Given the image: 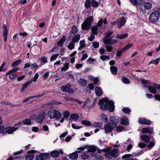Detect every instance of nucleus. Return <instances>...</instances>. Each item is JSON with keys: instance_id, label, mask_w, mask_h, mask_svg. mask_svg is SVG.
<instances>
[{"instance_id": "1", "label": "nucleus", "mask_w": 160, "mask_h": 160, "mask_svg": "<svg viewBox=\"0 0 160 160\" xmlns=\"http://www.w3.org/2000/svg\"><path fill=\"white\" fill-rule=\"evenodd\" d=\"M160 16V8H157L150 14L149 19L150 22H156L158 21Z\"/></svg>"}, {"instance_id": "2", "label": "nucleus", "mask_w": 160, "mask_h": 160, "mask_svg": "<svg viewBox=\"0 0 160 160\" xmlns=\"http://www.w3.org/2000/svg\"><path fill=\"white\" fill-rule=\"evenodd\" d=\"M92 19V17H89L87 18L86 20L82 24V29L83 30H89L90 28Z\"/></svg>"}, {"instance_id": "3", "label": "nucleus", "mask_w": 160, "mask_h": 160, "mask_svg": "<svg viewBox=\"0 0 160 160\" xmlns=\"http://www.w3.org/2000/svg\"><path fill=\"white\" fill-rule=\"evenodd\" d=\"M48 117L52 119L55 118L58 119L61 117V114L60 112L56 110H49L48 112Z\"/></svg>"}, {"instance_id": "4", "label": "nucleus", "mask_w": 160, "mask_h": 160, "mask_svg": "<svg viewBox=\"0 0 160 160\" xmlns=\"http://www.w3.org/2000/svg\"><path fill=\"white\" fill-rule=\"evenodd\" d=\"M71 85L68 83L65 85H63L61 87L60 89L63 92H67L68 93L73 94L74 92V90L73 89L71 88Z\"/></svg>"}, {"instance_id": "5", "label": "nucleus", "mask_w": 160, "mask_h": 160, "mask_svg": "<svg viewBox=\"0 0 160 160\" xmlns=\"http://www.w3.org/2000/svg\"><path fill=\"white\" fill-rule=\"evenodd\" d=\"M144 86L148 87L149 92L153 94H155L157 93V89H160V84H158L156 83H153V86L148 85Z\"/></svg>"}, {"instance_id": "6", "label": "nucleus", "mask_w": 160, "mask_h": 160, "mask_svg": "<svg viewBox=\"0 0 160 160\" xmlns=\"http://www.w3.org/2000/svg\"><path fill=\"white\" fill-rule=\"evenodd\" d=\"M18 129V128L16 127H9L5 128H4L3 132V135H5L7 133L8 134H12Z\"/></svg>"}, {"instance_id": "7", "label": "nucleus", "mask_w": 160, "mask_h": 160, "mask_svg": "<svg viewBox=\"0 0 160 160\" xmlns=\"http://www.w3.org/2000/svg\"><path fill=\"white\" fill-rule=\"evenodd\" d=\"M78 149L80 150L76 151L75 152L72 153L69 155V158L70 159L72 160H75L77 159L78 157V154H77V153L80 152L84 150V148L83 147L78 148Z\"/></svg>"}, {"instance_id": "8", "label": "nucleus", "mask_w": 160, "mask_h": 160, "mask_svg": "<svg viewBox=\"0 0 160 160\" xmlns=\"http://www.w3.org/2000/svg\"><path fill=\"white\" fill-rule=\"evenodd\" d=\"M50 155L48 153H43L40 154L36 157L35 160H45L49 158Z\"/></svg>"}, {"instance_id": "9", "label": "nucleus", "mask_w": 160, "mask_h": 160, "mask_svg": "<svg viewBox=\"0 0 160 160\" xmlns=\"http://www.w3.org/2000/svg\"><path fill=\"white\" fill-rule=\"evenodd\" d=\"M121 121V118L120 117L113 116L110 118V121L112 122V125H115V127L117 126L116 123H118Z\"/></svg>"}, {"instance_id": "10", "label": "nucleus", "mask_w": 160, "mask_h": 160, "mask_svg": "<svg viewBox=\"0 0 160 160\" xmlns=\"http://www.w3.org/2000/svg\"><path fill=\"white\" fill-rule=\"evenodd\" d=\"M98 105H100V109L102 110L105 111L108 110V108L109 105L108 104L104 103L103 101L100 99L98 102Z\"/></svg>"}, {"instance_id": "11", "label": "nucleus", "mask_w": 160, "mask_h": 160, "mask_svg": "<svg viewBox=\"0 0 160 160\" xmlns=\"http://www.w3.org/2000/svg\"><path fill=\"white\" fill-rule=\"evenodd\" d=\"M126 22L124 17H122L117 20V25L119 28L123 26Z\"/></svg>"}, {"instance_id": "12", "label": "nucleus", "mask_w": 160, "mask_h": 160, "mask_svg": "<svg viewBox=\"0 0 160 160\" xmlns=\"http://www.w3.org/2000/svg\"><path fill=\"white\" fill-rule=\"evenodd\" d=\"M107 103L109 105L108 110L110 112H113L115 108L114 102L111 100H108Z\"/></svg>"}, {"instance_id": "13", "label": "nucleus", "mask_w": 160, "mask_h": 160, "mask_svg": "<svg viewBox=\"0 0 160 160\" xmlns=\"http://www.w3.org/2000/svg\"><path fill=\"white\" fill-rule=\"evenodd\" d=\"M2 28L3 29V40L5 42L7 41V36L8 35L7 28L5 24H3L2 26Z\"/></svg>"}, {"instance_id": "14", "label": "nucleus", "mask_w": 160, "mask_h": 160, "mask_svg": "<svg viewBox=\"0 0 160 160\" xmlns=\"http://www.w3.org/2000/svg\"><path fill=\"white\" fill-rule=\"evenodd\" d=\"M139 122L141 124L149 125L152 123V122L148 120H147L144 118H139L138 119Z\"/></svg>"}, {"instance_id": "15", "label": "nucleus", "mask_w": 160, "mask_h": 160, "mask_svg": "<svg viewBox=\"0 0 160 160\" xmlns=\"http://www.w3.org/2000/svg\"><path fill=\"white\" fill-rule=\"evenodd\" d=\"M121 123L123 125H128L129 124V120L127 117L123 116L121 119Z\"/></svg>"}, {"instance_id": "16", "label": "nucleus", "mask_w": 160, "mask_h": 160, "mask_svg": "<svg viewBox=\"0 0 160 160\" xmlns=\"http://www.w3.org/2000/svg\"><path fill=\"white\" fill-rule=\"evenodd\" d=\"M45 118V113H43L42 114H40L38 117H37V122L41 123L43 121Z\"/></svg>"}, {"instance_id": "17", "label": "nucleus", "mask_w": 160, "mask_h": 160, "mask_svg": "<svg viewBox=\"0 0 160 160\" xmlns=\"http://www.w3.org/2000/svg\"><path fill=\"white\" fill-rule=\"evenodd\" d=\"M105 131L106 133L111 132L113 130V128L110 125L107 124L104 126V127Z\"/></svg>"}, {"instance_id": "18", "label": "nucleus", "mask_w": 160, "mask_h": 160, "mask_svg": "<svg viewBox=\"0 0 160 160\" xmlns=\"http://www.w3.org/2000/svg\"><path fill=\"white\" fill-rule=\"evenodd\" d=\"M142 132L143 133H152L153 132V128H142Z\"/></svg>"}, {"instance_id": "19", "label": "nucleus", "mask_w": 160, "mask_h": 160, "mask_svg": "<svg viewBox=\"0 0 160 160\" xmlns=\"http://www.w3.org/2000/svg\"><path fill=\"white\" fill-rule=\"evenodd\" d=\"M143 5L145 10H149L152 8L151 3L148 2H145L143 4Z\"/></svg>"}, {"instance_id": "20", "label": "nucleus", "mask_w": 160, "mask_h": 160, "mask_svg": "<svg viewBox=\"0 0 160 160\" xmlns=\"http://www.w3.org/2000/svg\"><path fill=\"white\" fill-rule=\"evenodd\" d=\"M95 91L96 95L98 96H101L102 94V91L99 87H96L95 89Z\"/></svg>"}, {"instance_id": "21", "label": "nucleus", "mask_w": 160, "mask_h": 160, "mask_svg": "<svg viewBox=\"0 0 160 160\" xmlns=\"http://www.w3.org/2000/svg\"><path fill=\"white\" fill-rule=\"evenodd\" d=\"M32 79L29 81H27L26 83L23 85L22 88H21L20 91L22 92L24 91L25 89L32 82Z\"/></svg>"}, {"instance_id": "22", "label": "nucleus", "mask_w": 160, "mask_h": 160, "mask_svg": "<svg viewBox=\"0 0 160 160\" xmlns=\"http://www.w3.org/2000/svg\"><path fill=\"white\" fill-rule=\"evenodd\" d=\"M141 138L144 142L148 143L150 141V137L148 135H142L140 136Z\"/></svg>"}, {"instance_id": "23", "label": "nucleus", "mask_w": 160, "mask_h": 160, "mask_svg": "<svg viewBox=\"0 0 160 160\" xmlns=\"http://www.w3.org/2000/svg\"><path fill=\"white\" fill-rule=\"evenodd\" d=\"M66 36L63 35L62 38L58 42V46L59 47L61 46L65 42L66 40Z\"/></svg>"}, {"instance_id": "24", "label": "nucleus", "mask_w": 160, "mask_h": 160, "mask_svg": "<svg viewBox=\"0 0 160 160\" xmlns=\"http://www.w3.org/2000/svg\"><path fill=\"white\" fill-rule=\"evenodd\" d=\"M51 156L53 158H57L60 155V152L56 150H53L50 153Z\"/></svg>"}, {"instance_id": "25", "label": "nucleus", "mask_w": 160, "mask_h": 160, "mask_svg": "<svg viewBox=\"0 0 160 160\" xmlns=\"http://www.w3.org/2000/svg\"><path fill=\"white\" fill-rule=\"evenodd\" d=\"M128 35V33H123L122 34H118L117 35V36L116 37V38L118 39H123L127 38Z\"/></svg>"}, {"instance_id": "26", "label": "nucleus", "mask_w": 160, "mask_h": 160, "mask_svg": "<svg viewBox=\"0 0 160 160\" xmlns=\"http://www.w3.org/2000/svg\"><path fill=\"white\" fill-rule=\"evenodd\" d=\"M42 94H41V95H38L36 96H30L28 98H26L25 99H24L23 101V103H25L28 102L29 100L35 98H38L42 96Z\"/></svg>"}, {"instance_id": "27", "label": "nucleus", "mask_w": 160, "mask_h": 160, "mask_svg": "<svg viewBox=\"0 0 160 160\" xmlns=\"http://www.w3.org/2000/svg\"><path fill=\"white\" fill-rule=\"evenodd\" d=\"M78 82L83 87L86 86L87 84V82L86 80L81 78L78 80Z\"/></svg>"}, {"instance_id": "28", "label": "nucleus", "mask_w": 160, "mask_h": 160, "mask_svg": "<svg viewBox=\"0 0 160 160\" xmlns=\"http://www.w3.org/2000/svg\"><path fill=\"white\" fill-rule=\"evenodd\" d=\"M110 71L112 74L115 75L117 74L118 69L115 66H111L110 67Z\"/></svg>"}, {"instance_id": "29", "label": "nucleus", "mask_w": 160, "mask_h": 160, "mask_svg": "<svg viewBox=\"0 0 160 160\" xmlns=\"http://www.w3.org/2000/svg\"><path fill=\"white\" fill-rule=\"evenodd\" d=\"M118 149L114 148L113 149L111 152L112 157L114 158L117 157L118 156Z\"/></svg>"}, {"instance_id": "30", "label": "nucleus", "mask_w": 160, "mask_h": 160, "mask_svg": "<svg viewBox=\"0 0 160 160\" xmlns=\"http://www.w3.org/2000/svg\"><path fill=\"white\" fill-rule=\"evenodd\" d=\"M99 144L101 146L103 147H108L107 145L108 141L105 140L102 141L101 139H100L99 140Z\"/></svg>"}, {"instance_id": "31", "label": "nucleus", "mask_w": 160, "mask_h": 160, "mask_svg": "<svg viewBox=\"0 0 160 160\" xmlns=\"http://www.w3.org/2000/svg\"><path fill=\"white\" fill-rule=\"evenodd\" d=\"M112 40V38L110 37L105 36L103 39V42L105 44H108L110 43Z\"/></svg>"}, {"instance_id": "32", "label": "nucleus", "mask_w": 160, "mask_h": 160, "mask_svg": "<svg viewBox=\"0 0 160 160\" xmlns=\"http://www.w3.org/2000/svg\"><path fill=\"white\" fill-rule=\"evenodd\" d=\"M80 37L79 34H77L72 38V41L74 43L78 42L80 39Z\"/></svg>"}, {"instance_id": "33", "label": "nucleus", "mask_w": 160, "mask_h": 160, "mask_svg": "<svg viewBox=\"0 0 160 160\" xmlns=\"http://www.w3.org/2000/svg\"><path fill=\"white\" fill-rule=\"evenodd\" d=\"M98 28L96 25H95L92 26L91 28L92 33L97 35L98 34Z\"/></svg>"}, {"instance_id": "34", "label": "nucleus", "mask_w": 160, "mask_h": 160, "mask_svg": "<svg viewBox=\"0 0 160 160\" xmlns=\"http://www.w3.org/2000/svg\"><path fill=\"white\" fill-rule=\"evenodd\" d=\"M130 2L134 5H137L138 3V4L141 5L143 2L142 0H130Z\"/></svg>"}, {"instance_id": "35", "label": "nucleus", "mask_w": 160, "mask_h": 160, "mask_svg": "<svg viewBox=\"0 0 160 160\" xmlns=\"http://www.w3.org/2000/svg\"><path fill=\"white\" fill-rule=\"evenodd\" d=\"M131 156V154H125L124 155H123L122 158H127L126 159H125L124 160H138V159L135 158V159H134L132 158H128L130 157Z\"/></svg>"}, {"instance_id": "36", "label": "nucleus", "mask_w": 160, "mask_h": 160, "mask_svg": "<svg viewBox=\"0 0 160 160\" xmlns=\"http://www.w3.org/2000/svg\"><path fill=\"white\" fill-rule=\"evenodd\" d=\"M34 154L31 153L26 155L25 157L26 160H33L34 158Z\"/></svg>"}, {"instance_id": "37", "label": "nucleus", "mask_w": 160, "mask_h": 160, "mask_svg": "<svg viewBox=\"0 0 160 160\" xmlns=\"http://www.w3.org/2000/svg\"><path fill=\"white\" fill-rule=\"evenodd\" d=\"M80 46L78 48V50H80L82 48H84L85 46V40H83L79 42Z\"/></svg>"}, {"instance_id": "38", "label": "nucleus", "mask_w": 160, "mask_h": 160, "mask_svg": "<svg viewBox=\"0 0 160 160\" xmlns=\"http://www.w3.org/2000/svg\"><path fill=\"white\" fill-rule=\"evenodd\" d=\"M105 148H103L102 149H101L99 148H98L97 149L98 152L100 153H101L102 152H107L108 151H110L111 149V148H106L105 147Z\"/></svg>"}, {"instance_id": "39", "label": "nucleus", "mask_w": 160, "mask_h": 160, "mask_svg": "<svg viewBox=\"0 0 160 160\" xmlns=\"http://www.w3.org/2000/svg\"><path fill=\"white\" fill-rule=\"evenodd\" d=\"M71 118L74 121H77L79 119V115L76 114H72L71 115Z\"/></svg>"}, {"instance_id": "40", "label": "nucleus", "mask_w": 160, "mask_h": 160, "mask_svg": "<svg viewBox=\"0 0 160 160\" xmlns=\"http://www.w3.org/2000/svg\"><path fill=\"white\" fill-rule=\"evenodd\" d=\"M97 150V148L94 146L90 147L88 150L87 152H94Z\"/></svg>"}, {"instance_id": "41", "label": "nucleus", "mask_w": 160, "mask_h": 160, "mask_svg": "<svg viewBox=\"0 0 160 160\" xmlns=\"http://www.w3.org/2000/svg\"><path fill=\"white\" fill-rule=\"evenodd\" d=\"M160 60V58H157L154 60L151 61L149 63L148 65H150L151 64H154L155 65H157L159 61Z\"/></svg>"}, {"instance_id": "42", "label": "nucleus", "mask_w": 160, "mask_h": 160, "mask_svg": "<svg viewBox=\"0 0 160 160\" xmlns=\"http://www.w3.org/2000/svg\"><path fill=\"white\" fill-rule=\"evenodd\" d=\"M77 32L78 28L75 25H73L72 27L71 31L70 32V33L75 34L77 33ZM70 34H71V33Z\"/></svg>"}, {"instance_id": "43", "label": "nucleus", "mask_w": 160, "mask_h": 160, "mask_svg": "<svg viewBox=\"0 0 160 160\" xmlns=\"http://www.w3.org/2000/svg\"><path fill=\"white\" fill-rule=\"evenodd\" d=\"M91 4L92 7L97 8L99 5V3L95 0H92L91 1Z\"/></svg>"}, {"instance_id": "44", "label": "nucleus", "mask_w": 160, "mask_h": 160, "mask_svg": "<svg viewBox=\"0 0 160 160\" xmlns=\"http://www.w3.org/2000/svg\"><path fill=\"white\" fill-rule=\"evenodd\" d=\"M91 1L90 0H86L85 4L84 6L85 7L87 8H89L91 6Z\"/></svg>"}, {"instance_id": "45", "label": "nucleus", "mask_w": 160, "mask_h": 160, "mask_svg": "<svg viewBox=\"0 0 160 160\" xmlns=\"http://www.w3.org/2000/svg\"><path fill=\"white\" fill-rule=\"evenodd\" d=\"M81 158L82 159H86L89 157V155L87 152H84L81 155Z\"/></svg>"}, {"instance_id": "46", "label": "nucleus", "mask_w": 160, "mask_h": 160, "mask_svg": "<svg viewBox=\"0 0 160 160\" xmlns=\"http://www.w3.org/2000/svg\"><path fill=\"white\" fill-rule=\"evenodd\" d=\"M22 122L24 124L27 125H30L31 124V121L30 119L26 118Z\"/></svg>"}, {"instance_id": "47", "label": "nucleus", "mask_w": 160, "mask_h": 160, "mask_svg": "<svg viewBox=\"0 0 160 160\" xmlns=\"http://www.w3.org/2000/svg\"><path fill=\"white\" fill-rule=\"evenodd\" d=\"M101 120L104 122H107L108 121V118L107 115L104 114H102L101 115Z\"/></svg>"}, {"instance_id": "48", "label": "nucleus", "mask_w": 160, "mask_h": 160, "mask_svg": "<svg viewBox=\"0 0 160 160\" xmlns=\"http://www.w3.org/2000/svg\"><path fill=\"white\" fill-rule=\"evenodd\" d=\"M102 126V123L101 122H95L93 123L92 127H94L95 128H100Z\"/></svg>"}, {"instance_id": "49", "label": "nucleus", "mask_w": 160, "mask_h": 160, "mask_svg": "<svg viewBox=\"0 0 160 160\" xmlns=\"http://www.w3.org/2000/svg\"><path fill=\"white\" fill-rule=\"evenodd\" d=\"M69 67L68 63H65L64 64V66L62 68L61 71H66L68 69Z\"/></svg>"}, {"instance_id": "50", "label": "nucleus", "mask_w": 160, "mask_h": 160, "mask_svg": "<svg viewBox=\"0 0 160 160\" xmlns=\"http://www.w3.org/2000/svg\"><path fill=\"white\" fill-rule=\"evenodd\" d=\"M21 61H22L21 59H18L16 61L13 62V63H12V66L13 67L16 66L20 64L21 63Z\"/></svg>"}, {"instance_id": "51", "label": "nucleus", "mask_w": 160, "mask_h": 160, "mask_svg": "<svg viewBox=\"0 0 160 160\" xmlns=\"http://www.w3.org/2000/svg\"><path fill=\"white\" fill-rule=\"evenodd\" d=\"M104 156H105L106 158L109 159L112 158V154L110 151L107 152H106L104 154Z\"/></svg>"}, {"instance_id": "52", "label": "nucleus", "mask_w": 160, "mask_h": 160, "mask_svg": "<svg viewBox=\"0 0 160 160\" xmlns=\"http://www.w3.org/2000/svg\"><path fill=\"white\" fill-rule=\"evenodd\" d=\"M125 51L123 48H122L120 50H118L117 51L116 55L118 57H121L122 53Z\"/></svg>"}, {"instance_id": "53", "label": "nucleus", "mask_w": 160, "mask_h": 160, "mask_svg": "<svg viewBox=\"0 0 160 160\" xmlns=\"http://www.w3.org/2000/svg\"><path fill=\"white\" fill-rule=\"evenodd\" d=\"M75 44L74 42L72 41L71 42L68 46V48L70 50H72L74 47Z\"/></svg>"}, {"instance_id": "54", "label": "nucleus", "mask_w": 160, "mask_h": 160, "mask_svg": "<svg viewBox=\"0 0 160 160\" xmlns=\"http://www.w3.org/2000/svg\"><path fill=\"white\" fill-rule=\"evenodd\" d=\"M122 82L125 84H129L130 82L129 80L125 77H123L122 79Z\"/></svg>"}, {"instance_id": "55", "label": "nucleus", "mask_w": 160, "mask_h": 160, "mask_svg": "<svg viewBox=\"0 0 160 160\" xmlns=\"http://www.w3.org/2000/svg\"><path fill=\"white\" fill-rule=\"evenodd\" d=\"M122 110L123 112L127 114H129L131 112V110L130 109L128 108H122Z\"/></svg>"}, {"instance_id": "56", "label": "nucleus", "mask_w": 160, "mask_h": 160, "mask_svg": "<svg viewBox=\"0 0 160 160\" xmlns=\"http://www.w3.org/2000/svg\"><path fill=\"white\" fill-rule=\"evenodd\" d=\"M100 58L102 61H104L106 59H107V60L109 59H110V58L108 56L103 55L101 56L100 57Z\"/></svg>"}, {"instance_id": "57", "label": "nucleus", "mask_w": 160, "mask_h": 160, "mask_svg": "<svg viewBox=\"0 0 160 160\" xmlns=\"http://www.w3.org/2000/svg\"><path fill=\"white\" fill-rule=\"evenodd\" d=\"M81 122L83 124L86 126H90L91 125V122L87 120H82Z\"/></svg>"}, {"instance_id": "58", "label": "nucleus", "mask_w": 160, "mask_h": 160, "mask_svg": "<svg viewBox=\"0 0 160 160\" xmlns=\"http://www.w3.org/2000/svg\"><path fill=\"white\" fill-rule=\"evenodd\" d=\"M59 55V53H57V54H54L52 55L50 58V60L51 61H52L54 60H55L58 57Z\"/></svg>"}, {"instance_id": "59", "label": "nucleus", "mask_w": 160, "mask_h": 160, "mask_svg": "<svg viewBox=\"0 0 160 160\" xmlns=\"http://www.w3.org/2000/svg\"><path fill=\"white\" fill-rule=\"evenodd\" d=\"M133 45V44L132 43H129L126 45L123 48V49L125 51H126L129 48L131 47Z\"/></svg>"}, {"instance_id": "60", "label": "nucleus", "mask_w": 160, "mask_h": 160, "mask_svg": "<svg viewBox=\"0 0 160 160\" xmlns=\"http://www.w3.org/2000/svg\"><path fill=\"white\" fill-rule=\"evenodd\" d=\"M94 34L91 33L90 37H88V40L90 41H92L95 38Z\"/></svg>"}, {"instance_id": "61", "label": "nucleus", "mask_w": 160, "mask_h": 160, "mask_svg": "<svg viewBox=\"0 0 160 160\" xmlns=\"http://www.w3.org/2000/svg\"><path fill=\"white\" fill-rule=\"evenodd\" d=\"M92 45L94 48H97L99 47V42H94L92 43Z\"/></svg>"}, {"instance_id": "62", "label": "nucleus", "mask_w": 160, "mask_h": 160, "mask_svg": "<svg viewBox=\"0 0 160 160\" xmlns=\"http://www.w3.org/2000/svg\"><path fill=\"white\" fill-rule=\"evenodd\" d=\"M105 48L108 52H111L113 48L111 46L106 45Z\"/></svg>"}, {"instance_id": "63", "label": "nucleus", "mask_w": 160, "mask_h": 160, "mask_svg": "<svg viewBox=\"0 0 160 160\" xmlns=\"http://www.w3.org/2000/svg\"><path fill=\"white\" fill-rule=\"evenodd\" d=\"M39 67V66L37 64L35 63L32 64H31V68H34L37 69Z\"/></svg>"}, {"instance_id": "64", "label": "nucleus", "mask_w": 160, "mask_h": 160, "mask_svg": "<svg viewBox=\"0 0 160 160\" xmlns=\"http://www.w3.org/2000/svg\"><path fill=\"white\" fill-rule=\"evenodd\" d=\"M41 60L42 62L43 63H47V58L45 57H41Z\"/></svg>"}]
</instances>
